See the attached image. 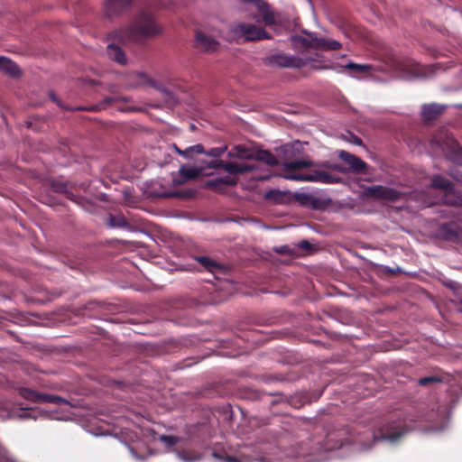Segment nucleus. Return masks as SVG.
<instances>
[{
    "mask_svg": "<svg viewBox=\"0 0 462 462\" xmlns=\"http://www.w3.org/2000/svg\"><path fill=\"white\" fill-rule=\"evenodd\" d=\"M408 430L401 428L395 422H388L382 426L377 431L371 430H350L342 428L327 434L328 448H339L346 444L359 446L360 450H366L379 440L394 442L398 440Z\"/></svg>",
    "mask_w": 462,
    "mask_h": 462,
    "instance_id": "nucleus-1",
    "label": "nucleus"
},
{
    "mask_svg": "<svg viewBox=\"0 0 462 462\" xmlns=\"http://www.w3.org/2000/svg\"><path fill=\"white\" fill-rule=\"evenodd\" d=\"M160 32L153 17L146 13H140L131 24L114 31L111 35L119 42H139L143 39L152 37Z\"/></svg>",
    "mask_w": 462,
    "mask_h": 462,
    "instance_id": "nucleus-2",
    "label": "nucleus"
},
{
    "mask_svg": "<svg viewBox=\"0 0 462 462\" xmlns=\"http://www.w3.org/2000/svg\"><path fill=\"white\" fill-rule=\"evenodd\" d=\"M311 165L312 162L310 160H296L293 162H285L283 164V169L286 172L283 174V178L291 180L319 182L325 184H333L339 182V177L332 175L325 171L316 170L313 171L311 173L292 172L295 170L309 168Z\"/></svg>",
    "mask_w": 462,
    "mask_h": 462,
    "instance_id": "nucleus-3",
    "label": "nucleus"
},
{
    "mask_svg": "<svg viewBox=\"0 0 462 462\" xmlns=\"http://www.w3.org/2000/svg\"><path fill=\"white\" fill-rule=\"evenodd\" d=\"M429 187L433 189H440L444 192V204L453 207H462V196L456 194L455 185L448 179L440 174H434L430 177Z\"/></svg>",
    "mask_w": 462,
    "mask_h": 462,
    "instance_id": "nucleus-4",
    "label": "nucleus"
},
{
    "mask_svg": "<svg viewBox=\"0 0 462 462\" xmlns=\"http://www.w3.org/2000/svg\"><path fill=\"white\" fill-rule=\"evenodd\" d=\"M232 38L239 41L243 39L245 42L258 41L268 39V32L256 25L250 23H238L230 28Z\"/></svg>",
    "mask_w": 462,
    "mask_h": 462,
    "instance_id": "nucleus-5",
    "label": "nucleus"
},
{
    "mask_svg": "<svg viewBox=\"0 0 462 462\" xmlns=\"http://www.w3.org/2000/svg\"><path fill=\"white\" fill-rule=\"evenodd\" d=\"M435 143L443 152L445 157L455 164L462 165V147L452 136L434 137Z\"/></svg>",
    "mask_w": 462,
    "mask_h": 462,
    "instance_id": "nucleus-6",
    "label": "nucleus"
},
{
    "mask_svg": "<svg viewBox=\"0 0 462 462\" xmlns=\"http://www.w3.org/2000/svg\"><path fill=\"white\" fill-rule=\"evenodd\" d=\"M267 64L277 68L300 69L306 65V60L300 57L279 53L268 57Z\"/></svg>",
    "mask_w": 462,
    "mask_h": 462,
    "instance_id": "nucleus-7",
    "label": "nucleus"
},
{
    "mask_svg": "<svg viewBox=\"0 0 462 462\" xmlns=\"http://www.w3.org/2000/svg\"><path fill=\"white\" fill-rule=\"evenodd\" d=\"M338 157L346 162L348 167L347 169H344L339 165H336L334 168L341 172H354V173H365L367 169V164L363 160L358 158L357 156L346 152L340 151L338 153Z\"/></svg>",
    "mask_w": 462,
    "mask_h": 462,
    "instance_id": "nucleus-8",
    "label": "nucleus"
},
{
    "mask_svg": "<svg viewBox=\"0 0 462 462\" xmlns=\"http://www.w3.org/2000/svg\"><path fill=\"white\" fill-rule=\"evenodd\" d=\"M365 193L367 196L376 199H383L391 202H394L399 200L402 198V193L395 189L382 186V185H374L368 187L365 189Z\"/></svg>",
    "mask_w": 462,
    "mask_h": 462,
    "instance_id": "nucleus-9",
    "label": "nucleus"
},
{
    "mask_svg": "<svg viewBox=\"0 0 462 462\" xmlns=\"http://www.w3.org/2000/svg\"><path fill=\"white\" fill-rule=\"evenodd\" d=\"M294 198L300 205L316 210H323L330 204L329 199L318 198L308 193H297Z\"/></svg>",
    "mask_w": 462,
    "mask_h": 462,
    "instance_id": "nucleus-10",
    "label": "nucleus"
},
{
    "mask_svg": "<svg viewBox=\"0 0 462 462\" xmlns=\"http://www.w3.org/2000/svg\"><path fill=\"white\" fill-rule=\"evenodd\" d=\"M447 108L448 105L439 103L423 104L420 110L421 120L425 124H430L442 116Z\"/></svg>",
    "mask_w": 462,
    "mask_h": 462,
    "instance_id": "nucleus-11",
    "label": "nucleus"
},
{
    "mask_svg": "<svg viewBox=\"0 0 462 462\" xmlns=\"http://www.w3.org/2000/svg\"><path fill=\"white\" fill-rule=\"evenodd\" d=\"M133 0H106L105 14L108 18L117 16L127 11L132 5Z\"/></svg>",
    "mask_w": 462,
    "mask_h": 462,
    "instance_id": "nucleus-12",
    "label": "nucleus"
},
{
    "mask_svg": "<svg viewBox=\"0 0 462 462\" xmlns=\"http://www.w3.org/2000/svg\"><path fill=\"white\" fill-rule=\"evenodd\" d=\"M195 45L201 51L215 52L218 50L220 43L211 36L197 32Z\"/></svg>",
    "mask_w": 462,
    "mask_h": 462,
    "instance_id": "nucleus-13",
    "label": "nucleus"
},
{
    "mask_svg": "<svg viewBox=\"0 0 462 462\" xmlns=\"http://www.w3.org/2000/svg\"><path fill=\"white\" fill-rule=\"evenodd\" d=\"M237 183V179L230 176H224L220 178L211 179L207 180L205 186L208 189H211L213 190L218 192H224L227 187L236 186Z\"/></svg>",
    "mask_w": 462,
    "mask_h": 462,
    "instance_id": "nucleus-14",
    "label": "nucleus"
},
{
    "mask_svg": "<svg viewBox=\"0 0 462 462\" xmlns=\"http://www.w3.org/2000/svg\"><path fill=\"white\" fill-rule=\"evenodd\" d=\"M136 78V83L135 87L138 86H150L160 92L163 93L165 96H171V92L164 88L161 83L156 82L155 80L150 79L146 74L144 73H137L135 75Z\"/></svg>",
    "mask_w": 462,
    "mask_h": 462,
    "instance_id": "nucleus-15",
    "label": "nucleus"
},
{
    "mask_svg": "<svg viewBox=\"0 0 462 462\" xmlns=\"http://www.w3.org/2000/svg\"><path fill=\"white\" fill-rule=\"evenodd\" d=\"M223 169L229 174H244L247 172H252L254 171L255 167L254 164L248 163H237L234 162H228L224 163Z\"/></svg>",
    "mask_w": 462,
    "mask_h": 462,
    "instance_id": "nucleus-16",
    "label": "nucleus"
},
{
    "mask_svg": "<svg viewBox=\"0 0 462 462\" xmlns=\"http://www.w3.org/2000/svg\"><path fill=\"white\" fill-rule=\"evenodd\" d=\"M0 70L12 78H18L22 74L17 64L4 56H0Z\"/></svg>",
    "mask_w": 462,
    "mask_h": 462,
    "instance_id": "nucleus-17",
    "label": "nucleus"
},
{
    "mask_svg": "<svg viewBox=\"0 0 462 462\" xmlns=\"http://www.w3.org/2000/svg\"><path fill=\"white\" fill-rule=\"evenodd\" d=\"M51 189L56 193L64 194L67 199L74 200V195L71 192V184L61 180H52L51 182Z\"/></svg>",
    "mask_w": 462,
    "mask_h": 462,
    "instance_id": "nucleus-18",
    "label": "nucleus"
},
{
    "mask_svg": "<svg viewBox=\"0 0 462 462\" xmlns=\"http://www.w3.org/2000/svg\"><path fill=\"white\" fill-rule=\"evenodd\" d=\"M314 45L317 50L337 51L341 48V43L336 40L328 38H314Z\"/></svg>",
    "mask_w": 462,
    "mask_h": 462,
    "instance_id": "nucleus-19",
    "label": "nucleus"
},
{
    "mask_svg": "<svg viewBox=\"0 0 462 462\" xmlns=\"http://www.w3.org/2000/svg\"><path fill=\"white\" fill-rule=\"evenodd\" d=\"M195 260L204 268V270L212 273L219 272L222 269L221 264L209 256H196Z\"/></svg>",
    "mask_w": 462,
    "mask_h": 462,
    "instance_id": "nucleus-20",
    "label": "nucleus"
},
{
    "mask_svg": "<svg viewBox=\"0 0 462 462\" xmlns=\"http://www.w3.org/2000/svg\"><path fill=\"white\" fill-rule=\"evenodd\" d=\"M254 160L263 162L270 166L278 165V159L271 152L267 150H258L254 152Z\"/></svg>",
    "mask_w": 462,
    "mask_h": 462,
    "instance_id": "nucleus-21",
    "label": "nucleus"
},
{
    "mask_svg": "<svg viewBox=\"0 0 462 462\" xmlns=\"http://www.w3.org/2000/svg\"><path fill=\"white\" fill-rule=\"evenodd\" d=\"M174 149L178 154L183 156L186 159H192L195 153L202 154L203 152H205L204 146L200 143L189 146L185 150H181L179 147H177L176 144H174Z\"/></svg>",
    "mask_w": 462,
    "mask_h": 462,
    "instance_id": "nucleus-22",
    "label": "nucleus"
},
{
    "mask_svg": "<svg viewBox=\"0 0 462 462\" xmlns=\"http://www.w3.org/2000/svg\"><path fill=\"white\" fill-rule=\"evenodd\" d=\"M204 168L181 166L180 168V175L184 180H190L199 178L203 173Z\"/></svg>",
    "mask_w": 462,
    "mask_h": 462,
    "instance_id": "nucleus-23",
    "label": "nucleus"
},
{
    "mask_svg": "<svg viewBox=\"0 0 462 462\" xmlns=\"http://www.w3.org/2000/svg\"><path fill=\"white\" fill-rule=\"evenodd\" d=\"M254 152L243 145H236L228 152V156L254 160Z\"/></svg>",
    "mask_w": 462,
    "mask_h": 462,
    "instance_id": "nucleus-24",
    "label": "nucleus"
},
{
    "mask_svg": "<svg viewBox=\"0 0 462 462\" xmlns=\"http://www.w3.org/2000/svg\"><path fill=\"white\" fill-rule=\"evenodd\" d=\"M107 55L108 57L116 61L119 64H125L126 62V58L125 55V52L122 51L121 48L115 44H108L107 46Z\"/></svg>",
    "mask_w": 462,
    "mask_h": 462,
    "instance_id": "nucleus-25",
    "label": "nucleus"
},
{
    "mask_svg": "<svg viewBox=\"0 0 462 462\" xmlns=\"http://www.w3.org/2000/svg\"><path fill=\"white\" fill-rule=\"evenodd\" d=\"M289 195L288 191H282L279 189H270L265 192L264 199L277 204L284 203Z\"/></svg>",
    "mask_w": 462,
    "mask_h": 462,
    "instance_id": "nucleus-26",
    "label": "nucleus"
},
{
    "mask_svg": "<svg viewBox=\"0 0 462 462\" xmlns=\"http://www.w3.org/2000/svg\"><path fill=\"white\" fill-rule=\"evenodd\" d=\"M314 38L315 37H311L310 39H308V38H305L300 35H292L291 37V41L292 45L295 48H303V49L314 48L315 49Z\"/></svg>",
    "mask_w": 462,
    "mask_h": 462,
    "instance_id": "nucleus-27",
    "label": "nucleus"
},
{
    "mask_svg": "<svg viewBox=\"0 0 462 462\" xmlns=\"http://www.w3.org/2000/svg\"><path fill=\"white\" fill-rule=\"evenodd\" d=\"M177 457L184 462H196L201 458L198 451L190 448L177 451Z\"/></svg>",
    "mask_w": 462,
    "mask_h": 462,
    "instance_id": "nucleus-28",
    "label": "nucleus"
},
{
    "mask_svg": "<svg viewBox=\"0 0 462 462\" xmlns=\"http://www.w3.org/2000/svg\"><path fill=\"white\" fill-rule=\"evenodd\" d=\"M18 393L23 399L39 403L41 393L27 387H20Z\"/></svg>",
    "mask_w": 462,
    "mask_h": 462,
    "instance_id": "nucleus-29",
    "label": "nucleus"
},
{
    "mask_svg": "<svg viewBox=\"0 0 462 462\" xmlns=\"http://www.w3.org/2000/svg\"><path fill=\"white\" fill-rule=\"evenodd\" d=\"M66 400L60 396L55 394L49 393H40V401L39 403H53V404H62L65 403Z\"/></svg>",
    "mask_w": 462,
    "mask_h": 462,
    "instance_id": "nucleus-30",
    "label": "nucleus"
},
{
    "mask_svg": "<svg viewBox=\"0 0 462 462\" xmlns=\"http://www.w3.org/2000/svg\"><path fill=\"white\" fill-rule=\"evenodd\" d=\"M346 69L354 71L357 74H364L368 73L372 69L371 65H363V64H357L354 62H349L345 66Z\"/></svg>",
    "mask_w": 462,
    "mask_h": 462,
    "instance_id": "nucleus-31",
    "label": "nucleus"
},
{
    "mask_svg": "<svg viewBox=\"0 0 462 462\" xmlns=\"http://www.w3.org/2000/svg\"><path fill=\"white\" fill-rule=\"evenodd\" d=\"M441 232L446 239L448 240H453L457 238L458 234L457 230H455L454 226L452 225H444L441 227Z\"/></svg>",
    "mask_w": 462,
    "mask_h": 462,
    "instance_id": "nucleus-32",
    "label": "nucleus"
},
{
    "mask_svg": "<svg viewBox=\"0 0 462 462\" xmlns=\"http://www.w3.org/2000/svg\"><path fill=\"white\" fill-rule=\"evenodd\" d=\"M442 382H443L442 377H440L439 375L426 376V377L420 378L418 380V383L420 386H429L430 384L439 383H442Z\"/></svg>",
    "mask_w": 462,
    "mask_h": 462,
    "instance_id": "nucleus-33",
    "label": "nucleus"
},
{
    "mask_svg": "<svg viewBox=\"0 0 462 462\" xmlns=\"http://www.w3.org/2000/svg\"><path fill=\"white\" fill-rule=\"evenodd\" d=\"M49 97L52 102L57 104V106L61 107L62 109H65V110H87V108H83V107L72 108V107L65 106L63 105V103L61 102V100L56 96V94L53 91H50Z\"/></svg>",
    "mask_w": 462,
    "mask_h": 462,
    "instance_id": "nucleus-34",
    "label": "nucleus"
},
{
    "mask_svg": "<svg viewBox=\"0 0 462 462\" xmlns=\"http://www.w3.org/2000/svg\"><path fill=\"white\" fill-rule=\"evenodd\" d=\"M226 149H227L226 146L214 147V148L209 149L207 152L205 151L204 153L210 157L218 158L226 151Z\"/></svg>",
    "mask_w": 462,
    "mask_h": 462,
    "instance_id": "nucleus-35",
    "label": "nucleus"
},
{
    "mask_svg": "<svg viewBox=\"0 0 462 462\" xmlns=\"http://www.w3.org/2000/svg\"><path fill=\"white\" fill-rule=\"evenodd\" d=\"M159 439L164 443L167 447L174 446L178 441L179 438L171 435H161Z\"/></svg>",
    "mask_w": 462,
    "mask_h": 462,
    "instance_id": "nucleus-36",
    "label": "nucleus"
},
{
    "mask_svg": "<svg viewBox=\"0 0 462 462\" xmlns=\"http://www.w3.org/2000/svg\"><path fill=\"white\" fill-rule=\"evenodd\" d=\"M273 250L279 254H282V255H292L294 254V249L293 248H291L289 245H280V246H275L273 248Z\"/></svg>",
    "mask_w": 462,
    "mask_h": 462,
    "instance_id": "nucleus-37",
    "label": "nucleus"
},
{
    "mask_svg": "<svg viewBox=\"0 0 462 462\" xmlns=\"http://www.w3.org/2000/svg\"><path fill=\"white\" fill-rule=\"evenodd\" d=\"M301 143L297 141L295 143H292L291 144H286L283 146V151L285 153H289V152H293L294 151L295 152H300L301 150Z\"/></svg>",
    "mask_w": 462,
    "mask_h": 462,
    "instance_id": "nucleus-38",
    "label": "nucleus"
},
{
    "mask_svg": "<svg viewBox=\"0 0 462 462\" xmlns=\"http://www.w3.org/2000/svg\"><path fill=\"white\" fill-rule=\"evenodd\" d=\"M116 100V97H106L104 99L103 103H101L97 106H95L89 108L88 110L95 111V110L105 108L104 104L110 105V104L114 103Z\"/></svg>",
    "mask_w": 462,
    "mask_h": 462,
    "instance_id": "nucleus-39",
    "label": "nucleus"
},
{
    "mask_svg": "<svg viewBox=\"0 0 462 462\" xmlns=\"http://www.w3.org/2000/svg\"><path fill=\"white\" fill-rule=\"evenodd\" d=\"M225 162L222 160H213L207 165L208 169H223Z\"/></svg>",
    "mask_w": 462,
    "mask_h": 462,
    "instance_id": "nucleus-40",
    "label": "nucleus"
},
{
    "mask_svg": "<svg viewBox=\"0 0 462 462\" xmlns=\"http://www.w3.org/2000/svg\"><path fill=\"white\" fill-rule=\"evenodd\" d=\"M213 456L224 460L225 462H241L236 457L234 456L226 455L222 457L216 452L213 453Z\"/></svg>",
    "mask_w": 462,
    "mask_h": 462,
    "instance_id": "nucleus-41",
    "label": "nucleus"
},
{
    "mask_svg": "<svg viewBox=\"0 0 462 462\" xmlns=\"http://www.w3.org/2000/svg\"><path fill=\"white\" fill-rule=\"evenodd\" d=\"M299 247L304 251H308V250H310L312 245L308 241V240H301L299 244H298Z\"/></svg>",
    "mask_w": 462,
    "mask_h": 462,
    "instance_id": "nucleus-42",
    "label": "nucleus"
},
{
    "mask_svg": "<svg viewBox=\"0 0 462 462\" xmlns=\"http://www.w3.org/2000/svg\"><path fill=\"white\" fill-rule=\"evenodd\" d=\"M429 69L428 68H425V67H419L417 69H416V76L418 77H427L428 74H427V70Z\"/></svg>",
    "mask_w": 462,
    "mask_h": 462,
    "instance_id": "nucleus-43",
    "label": "nucleus"
},
{
    "mask_svg": "<svg viewBox=\"0 0 462 462\" xmlns=\"http://www.w3.org/2000/svg\"><path fill=\"white\" fill-rule=\"evenodd\" d=\"M453 301L457 307V310L459 312H462V296L457 297V299L454 300Z\"/></svg>",
    "mask_w": 462,
    "mask_h": 462,
    "instance_id": "nucleus-44",
    "label": "nucleus"
},
{
    "mask_svg": "<svg viewBox=\"0 0 462 462\" xmlns=\"http://www.w3.org/2000/svg\"><path fill=\"white\" fill-rule=\"evenodd\" d=\"M263 19L266 24H271L273 23V16L271 14H265Z\"/></svg>",
    "mask_w": 462,
    "mask_h": 462,
    "instance_id": "nucleus-45",
    "label": "nucleus"
},
{
    "mask_svg": "<svg viewBox=\"0 0 462 462\" xmlns=\"http://www.w3.org/2000/svg\"><path fill=\"white\" fill-rule=\"evenodd\" d=\"M113 226H125L126 225V221L125 218L120 217L117 219V222L116 224H112Z\"/></svg>",
    "mask_w": 462,
    "mask_h": 462,
    "instance_id": "nucleus-46",
    "label": "nucleus"
},
{
    "mask_svg": "<svg viewBox=\"0 0 462 462\" xmlns=\"http://www.w3.org/2000/svg\"><path fill=\"white\" fill-rule=\"evenodd\" d=\"M244 3H252L254 4L256 6H260L262 4V0H241Z\"/></svg>",
    "mask_w": 462,
    "mask_h": 462,
    "instance_id": "nucleus-47",
    "label": "nucleus"
},
{
    "mask_svg": "<svg viewBox=\"0 0 462 462\" xmlns=\"http://www.w3.org/2000/svg\"><path fill=\"white\" fill-rule=\"evenodd\" d=\"M352 143L356 145H362L363 142L358 136H353Z\"/></svg>",
    "mask_w": 462,
    "mask_h": 462,
    "instance_id": "nucleus-48",
    "label": "nucleus"
},
{
    "mask_svg": "<svg viewBox=\"0 0 462 462\" xmlns=\"http://www.w3.org/2000/svg\"><path fill=\"white\" fill-rule=\"evenodd\" d=\"M450 175H451L453 178H455L457 180H458V181H462V175H461V176H459V177H458V176H455V175H454V174H452V173H450Z\"/></svg>",
    "mask_w": 462,
    "mask_h": 462,
    "instance_id": "nucleus-49",
    "label": "nucleus"
},
{
    "mask_svg": "<svg viewBox=\"0 0 462 462\" xmlns=\"http://www.w3.org/2000/svg\"><path fill=\"white\" fill-rule=\"evenodd\" d=\"M116 220L115 217H111V221L114 222Z\"/></svg>",
    "mask_w": 462,
    "mask_h": 462,
    "instance_id": "nucleus-50",
    "label": "nucleus"
}]
</instances>
